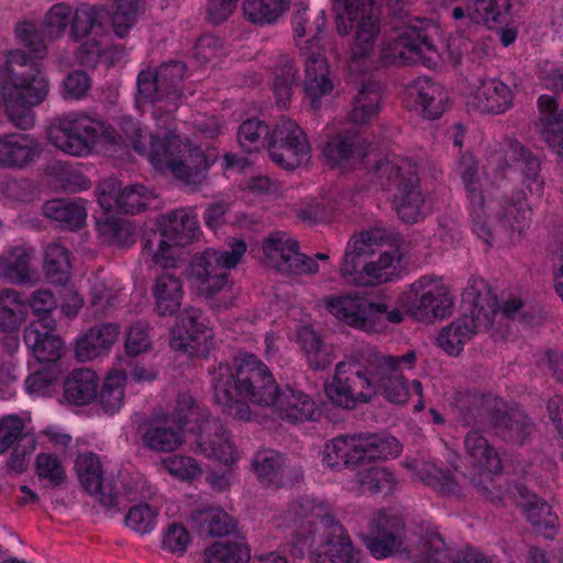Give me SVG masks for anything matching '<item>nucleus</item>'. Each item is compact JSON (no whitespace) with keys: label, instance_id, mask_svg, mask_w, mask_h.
<instances>
[{"label":"nucleus","instance_id":"864d4df0","mask_svg":"<svg viewBox=\"0 0 563 563\" xmlns=\"http://www.w3.org/2000/svg\"><path fill=\"white\" fill-rule=\"evenodd\" d=\"M272 130L264 122L255 118L243 121L238 131V142L244 152L252 153L266 146Z\"/></svg>","mask_w":563,"mask_h":563},{"label":"nucleus","instance_id":"680f3d73","mask_svg":"<svg viewBox=\"0 0 563 563\" xmlns=\"http://www.w3.org/2000/svg\"><path fill=\"white\" fill-rule=\"evenodd\" d=\"M115 3L112 27L117 36L124 37L136 22L140 0H115Z\"/></svg>","mask_w":563,"mask_h":563},{"label":"nucleus","instance_id":"49530a36","mask_svg":"<svg viewBox=\"0 0 563 563\" xmlns=\"http://www.w3.org/2000/svg\"><path fill=\"white\" fill-rule=\"evenodd\" d=\"M70 253L59 243H51L44 254V272L51 284L65 286L70 278Z\"/></svg>","mask_w":563,"mask_h":563},{"label":"nucleus","instance_id":"9b49d317","mask_svg":"<svg viewBox=\"0 0 563 563\" xmlns=\"http://www.w3.org/2000/svg\"><path fill=\"white\" fill-rule=\"evenodd\" d=\"M401 452L399 441L384 433L342 434L325 444L322 463L335 471L379 460L396 457Z\"/></svg>","mask_w":563,"mask_h":563},{"label":"nucleus","instance_id":"09e8293b","mask_svg":"<svg viewBox=\"0 0 563 563\" xmlns=\"http://www.w3.org/2000/svg\"><path fill=\"white\" fill-rule=\"evenodd\" d=\"M32 254L23 246H14L0 255V276L14 282L30 280V262Z\"/></svg>","mask_w":563,"mask_h":563},{"label":"nucleus","instance_id":"69168bd1","mask_svg":"<svg viewBox=\"0 0 563 563\" xmlns=\"http://www.w3.org/2000/svg\"><path fill=\"white\" fill-rule=\"evenodd\" d=\"M71 8L65 3L54 4L45 15L46 33L52 37L62 35L71 20Z\"/></svg>","mask_w":563,"mask_h":563},{"label":"nucleus","instance_id":"4be33fe9","mask_svg":"<svg viewBox=\"0 0 563 563\" xmlns=\"http://www.w3.org/2000/svg\"><path fill=\"white\" fill-rule=\"evenodd\" d=\"M297 240L280 233L271 234L263 243V252L271 266L285 274H313L319 265L316 260L300 253Z\"/></svg>","mask_w":563,"mask_h":563},{"label":"nucleus","instance_id":"c85d7f7f","mask_svg":"<svg viewBox=\"0 0 563 563\" xmlns=\"http://www.w3.org/2000/svg\"><path fill=\"white\" fill-rule=\"evenodd\" d=\"M78 479L84 489L90 495H99L100 503L108 508L118 504V494L103 485L102 465L96 453L79 454L75 462Z\"/></svg>","mask_w":563,"mask_h":563},{"label":"nucleus","instance_id":"052dcab7","mask_svg":"<svg viewBox=\"0 0 563 563\" xmlns=\"http://www.w3.org/2000/svg\"><path fill=\"white\" fill-rule=\"evenodd\" d=\"M35 471L40 479H46L54 487L60 486L66 479V471L62 460L54 453L37 454Z\"/></svg>","mask_w":563,"mask_h":563},{"label":"nucleus","instance_id":"6e6d98bb","mask_svg":"<svg viewBox=\"0 0 563 563\" xmlns=\"http://www.w3.org/2000/svg\"><path fill=\"white\" fill-rule=\"evenodd\" d=\"M250 548L243 542H214L205 552V563H249Z\"/></svg>","mask_w":563,"mask_h":563},{"label":"nucleus","instance_id":"39448f33","mask_svg":"<svg viewBox=\"0 0 563 563\" xmlns=\"http://www.w3.org/2000/svg\"><path fill=\"white\" fill-rule=\"evenodd\" d=\"M398 242L397 233L382 228L353 235L341 264L342 277L357 286L393 282L398 277L397 264L402 257Z\"/></svg>","mask_w":563,"mask_h":563},{"label":"nucleus","instance_id":"2f4dec72","mask_svg":"<svg viewBox=\"0 0 563 563\" xmlns=\"http://www.w3.org/2000/svg\"><path fill=\"white\" fill-rule=\"evenodd\" d=\"M119 333V325L114 323H102L89 329L76 343V357L86 362L107 353Z\"/></svg>","mask_w":563,"mask_h":563},{"label":"nucleus","instance_id":"20e7f679","mask_svg":"<svg viewBox=\"0 0 563 563\" xmlns=\"http://www.w3.org/2000/svg\"><path fill=\"white\" fill-rule=\"evenodd\" d=\"M15 36L31 55L22 49L9 53L2 67L1 93L10 122L21 130H29L34 125L33 108L41 104L49 91L48 80L38 64L47 48L42 34L31 22L19 23Z\"/></svg>","mask_w":563,"mask_h":563},{"label":"nucleus","instance_id":"1a4fd4ad","mask_svg":"<svg viewBox=\"0 0 563 563\" xmlns=\"http://www.w3.org/2000/svg\"><path fill=\"white\" fill-rule=\"evenodd\" d=\"M373 179L384 191L391 192L393 203L399 219L405 223H415L421 214L422 194L418 166L400 156H387L376 162Z\"/></svg>","mask_w":563,"mask_h":563},{"label":"nucleus","instance_id":"c756f323","mask_svg":"<svg viewBox=\"0 0 563 563\" xmlns=\"http://www.w3.org/2000/svg\"><path fill=\"white\" fill-rule=\"evenodd\" d=\"M54 324L31 323L24 330L23 340L34 357L44 365H52L62 356L63 343L53 334Z\"/></svg>","mask_w":563,"mask_h":563},{"label":"nucleus","instance_id":"0eeeda50","mask_svg":"<svg viewBox=\"0 0 563 563\" xmlns=\"http://www.w3.org/2000/svg\"><path fill=\"white\" fill-rule=\"evenodd\" d=\"M307 12L308 5L299 3L291 16V27L300 53L306 57L305 97L311 109L317 111L321 98L330 95L334 87L329 77V65L321 43L327 27L325 11L320 10L312 23L308 22Z\"/></svg>","mask_w":563,"mask_h":563},{"label":"nucleus","instance_id":"473e14b6","mask_svg":"<svg viewBox=\"0 0 563 563\" xmlns=\"http://www.w3.org/2000/svg\"><path fill=\"white\" fill-rule=\"evenodd\" d=\"M489 159L490 164L496 165L497 168L503 167V159H505L506 164H508V161L511 162L512 167L525 175L530 191L533 190L532 186H534L537 190L539 189V161L521 144L509 142L500 152L494 153Z\"/></svg>","mask_w":563,"mask_h":563},{"label":"nucleus","instance_id":"0e129e2a","mask_svg":"<svg viewBox=\"0 0 563 563\" xmlns=\"http://www.w3.org/2000/svg\"><path fill=\"white\" fill-rule=\"evenodd\" d=\"M448 547L437 528L428 526L424 532V563H449Z\"/></svg>","mask_w":563,"mask_h":563},{"label":"nucleus","instance_id":"a878e982","mask_svg":"<svg viewBox=\"0 0 563 563\" xmlns=\"http://www.w3.org/2000/svg\"><path fill=\"white\" fill-rule=\"evenodd\" d=\"M468 108L488 113H504L512 106L511 89L496 78H488L471 84L465 93Z\"/></svg>","mask_w":563,"mask_h":563},{"label":"nucleus","instance_id":"de8ad7c7","mask_svg":"<svg viewBox=\"0 0 563 563\" xmlns=\"http://www.w3.org/2000/svg\"><path fill=\"white\" fill-rule=\"evenodd\" d=\"M382 88L378 82L365 81L354 99L350 118L355 123H366L379 111Z\"/></svg>","mask_w":563,"mask_h":563},{"label":"nucleus","instance_id":"ea45409f","mask_svg":"<svg viewBox=\"0 0 563 563\" xmlns=\"http://www.w3.org/2000/svg\"><path fill=\"white\" fill-rule=\"evenodd\" d=\"M297 342L306 355L309 367L312 369L323 371L334 361L331 347L323 342L321 335L310 325L298 329Z\"/></svg>","mask_w":563,"mask_h":563},{"label":"nucleus","instance_id":"338daca9","mask_svg":"<svg viewBox=\"0 0 563 563\" xmlns=\"http://www.w3.org/2000/svg\"><path fill=\"white\" fill-rule=\"evenodd\" d=\"M152 346L146 325L141 322L132 324L125 338V352L130 357H135Z\"/></svg>","mask_w":563,"mask_h":563},{"label":"nucleus","instance_id":"7c9ffc66","mask_svg":"<svg viewBox=\"0 0 563 563\" xmlns=\"http://www.w3.org/2000/svg\"><path fill=\"white\" fill-rule=\"evenodd\" d=\"M190 523L200 536L224 537L235 530L232 516L218 506L200 505L189 517Z\"/></svg>","mask_w":563,"mask_h":563},{"label":"nucleus","instance_id":"f03ea898","mask_svg":"<svg viewBox=\"0 0 563 563\" xmlns=\"http://www.w3.org/2000/svg\"><path fill=\"white\" fill-rule=\"evenodd\" d=\"M415 362L416 352L412 350L404 355L365 350L335 365L333 376L325 383L327 397L345 409L367 402L378 394L390 402L404 404L409 397L410 386L402 369L411 368Z\"/></svg>","mask_w":563,"mask_h":563},{"label":"nucleus","instance_id":"dca6fc26","mask_svg":"<svg viewBox=\"0 0 563 563\" xmlns=\"http://www.w3.org/2000/svg\"><path fill=\"white\" fill-rule=\"evenodd\" d=\"M363 542L371 555L377 560L409 551L407 523L394 510H378L368 522Z\"/></svg>","mask_w":563,"mask_h":563},{"label":"nucleus","instance_id":"4d7b16f0","mask_svg":"<svg viewBox=\"0 0 563 563\" xmlns=\"http://www.w3.org/2000/svg\"><path fill=\"white\" fill-rule=\"evenodd\" d=\"M98 230L103 240L110 244L129 246L134 243V231L131 224L110 213H104V219L98 220Z\"/></svg>","mask_w":563,"mask_h":563},{"label":"nucleus","instance_id":"c03bdc74","mask_svg":"<svg viewBox=\"0 0 563 563\" xmlns=\"http://www.w3.org/2000/svg\"><path fill=\"white\" fill-rule=\"evenodd\" d=\"M459 172L463 178V181L467 189L471 192V216L473 221V230L475 234L484 240L485 242H490L493 239V233L487 228L488 218L483 208V201L479 196L475 194V188L473 187V177L475 175L473 158H466L459 167Z\"/></svg>","mask_w":563,"mask_h":563},{"label":"nucleus","instance_id":"e2e57ef3","mask_svg":"<svg viewBox=\"0 0 563 563\" xmlns=\"http://www.w3.org/2000/svg\"><path fill=\"white\" fill-rule=\"evenodd\" d=\"M448 107L449 96L443 87L424 80V119H438Z\"/></svg>","mask_w":563,"mask_h":563},{"label":"nucleus","instance_id":"f8f14e48","mask_svg":"<svg viewBox=\"0 0 563 563\" xmlns=\"http://www.w3.org/2000/svg\"><path fill=\"white\" fill-rule=\"evenodd\" d=\"M117 136L112 126L78 112L63 114L47 129V139L53 146L77 157L92 153L100 139L117 142Z\"/></svg>","mask_w":563,"mask_h":563},{"label":"nucleus","instance_id":"7ed1b4c3","mask_svg":"<svg viewBox=\"0 0 563 563\" xmlns=\"http://www.w3.org/2000/svg\"><path fill=\"white\" fill-rule=\"evenodd\" d=\"M196 433V446L206 457L230 465L235 460V446L228 430L209 410L198 405L189 393H179L169 416L155 417L143 426L144 446L172 452L183 443V433Z\"/></svg>","mask_w":563,"mask_h":563},{"label":"nucleus","instance_id":"aec40b11","mask_svg":"<svg viewBox=\"0 0 563 563\" xmlns=\"http://www.w3.org/2000/svg\"><path fill=\"white\" fill-rule=\"evenodd\" d=\"M97 200L103 213L136 214L144 211L153 199L145 186L134 184L122 188L117 178L102 179L96 189Z\"/></svg>","mask_w":563,"mask_h":563},{"label":"nucleus","instance_id":"f704fd0d","mask_svg":"<svg viewBox=\"0 0 563 563\" xmlns=\"http://www.w3.org/2000/svg\"><path fill=\"white\" fill-rule=\"evenodd\" d=\"M252 470L263 486L278 488L285 485L287 457L275 450L258 451L252 459Z\"/></svg>","mask_w":563,"mask_h":563},{"label":"nucleus","instance_id":"393cba45","mask_svg":"<svg viewBox=\"0 0 563 563\" xmlns=\"http://www.w3.org/2000/svg\"><path fill=\"white\" fill-rule=\"evenodd\" d=\"M369 144L357 129H344L328 135L321 146L322 156L331 168L362 163Z\"/></svg>","mask_w":563,"mask_h":563},{"label":"nucleus","instance_id":"4c0bfd02","mask_svg":"<svg viewBox=\"0 0 563 563\" xmlns=\"http://www.w3.org/2000/svg\"><path fill=\"white\" fill-rule=\"evenodd\" d=\"M24 421L18 415H8L0 419V454L13 448L9 465L14 470L22 471L25 466V456L31 450L20 451L15 444L24 440Z\"/></svg>","mask_w":563,"mask_h":563},{"label":"nucleus","instance_id":"f257e3e1","mask_svg":"<svg viewBox=\"0 0 563 563\" xmlns=\"http://www.w3.org/2000/svg\"><path fill=\"white\" fill-rule=\"evenodd\" d=\"M210 374L216 402L235 419L250 420L253 404L274 407L283 420L291 423L313 420V399L288 385L282 389L267 365L252 353L240 355L233 365L220 363Z\"/></svg>","mask_w":563,"mask_h":563},{"label":"nucleus","instance_id":"774afa93","mask_svg":"<svg viewBox=\"0 0 563 563\" xmlns=\"http://www.w3.org/2000/svg\"><path fill=\"white\" fill-rule=\"evenodd\" d=\"M57 372L54 365H44L42 368L30 374L25 379L27 394H44L56 382Z\"/></svg>","mask_w":563,"mask_h":563},{"label":"nucleus","instance_id":"5701e85b","mask_svg":"<svg viewBox=\"0 0 563 563\" xmlns=\"http://www.w3.org/2000/svg\"><path fill=\"white\" fill-rule=\"evenodd\" d=\"M170 335V345L174 350L184 351L190 355L203 352L207 340L211 338L203 311L194 307L185 308L177 316Z\"/></svg>","mask_w":563,"mask_h":563},{"label":"nucleus","instance_id":"58836bf2","mask_svg":"<svg viewBox=\"0 0 563 563\" xmlns=\"http://www.w3.org/2000/svg\"><path fill=\"white\" fill-rule=\"evenodd\" d=\"M328 530L327 553L334 563H354L356 551L345 528L331 515L322 517Z\"/></svg>","mask_w":563,"mask_h":563},{"label":"nucleus","instance_id":"b1692460","mask_svg":"<svg viewBox=\"0 0 563 563\" xmlns=\"http://www.w3.org/2000/svg\"><path fill=\"white\" fill-rule=\"evenodd\" d=\"M422 59V29L394 26V33L382 43L378 55L380 66H404Z\"/></svg>","mask_w":563,"mask_h":563},{"label":"nucleus","instance_id":"e433bc0d","mask_svg":"<svg viewBox=\"0 0 563 563\" xmlns=\"http://www.w3.org/2000/svg\"><path fill=\"white\" fill-rule=\"evenodd\" d=\"M519 505L538 533L545 538L555 536L559 529V519L547 503L534 494L525 492L521 494Z\"/></svg>","mask_w":563,"mask_h":563},{"label":"nucleus","instance_id":"ddd939ff","mask_svg":"<svg viewBox=\"0 0 563 563\" xmlns=\"http://www.w3.org/2000/svg\"><path fill=\"white\" fill-rule=\"evenodd\" d=\"M148 159L159 172H169L185 184H198L209 168L206 154L199 148H190L187 143L168 130L163 137L150 135Z\"/></svg>","mask_w":563,"mask_h":563},{"label":"nucleus","instance_id":"8fccbe9b","mask_svg":"<svg viewBox=\"0 0 563 563\" xmlns=\"http://www.w3.org/2000/svg\"><path fill=\"white\" fill-rule=\"evenodd\" d=\"M243 13L254 24L268 25L277 22L288 9L287 0H243Z\"/></svg>","mask_w":563,"mask_h":563},{"label":"nucleus","instance_id":"cd10ccee","mask_svg":"<svg viewBox=\"0 0 563 563\" xmlns=\"http://www.w3.org/2000/svg\"><path fill=\"white\" fill-rule=\"evenodd\" d=\"M352 206L353 194L350 190L334 188L321 200L308 202L299 210L298 217L309 223L329 222L345 214Z\"/></svg>","mask_w":563,"mask_h":563},{"label":"nucleus","instance_id":"bf43d9fd","mask_svg":"<svg viewBox=\"0 0 563 563\" xmlns=\"http://www.w3.org/2000/svg\"><path fill=\"white\" fill-rule=\"evenodd\" d=\"M157 517L158 510L155 507L147 503H140L129 509L125 523L133 531L147 534L156 528Z\"/></svg>","mask_w":563,"mask_h":563},{"label":"nucleus","instance_id":"f3484780","mask_svg":"<svg viewBox=\"0 0 563 563\" xmlns=\"http://www.w3.org/2000/svg\"><path fill=\"white\" fill-rule=\"evenodd\" d=\"M56 306L55 297L49 290L38 289L30 298L13 289L0 290V332L20 330L29 310L38 318L33 323L52 324L47 317Z\"/></svg>","mask_w":563,"mask_h":563},{"label":"nucleus","instance_id":"c9c22d12","mask_svg":"<svg viewBox=\"0 0 563 563\" xmlns=\"http://www.w3.org/2000/svg\"><path fill=\"white\" fill-rule=\"evenodd\" d=\"M65 399L76 406L92 402L98 396L99 377L89 368L74 369L64 382Z\"/></svg>","mask_w":563,"mask_h":563},{"label":"nucleus","instance_id":"13d9d810","mask_svg":"<svg viewBox=\"0 0 563 563\" xmlns=\"http://www.w3.org/2000/svg\"><path fill=\"white\" fill-rule=\"evenodd\" d=\"M357 478L360 485L371 493L387 495L394 490L396 485L394 474L378 466H371L360 471Z\"/></svg>","mask_w":563,"mask_h":563},{"label":"nucleus","instance_id":"a19ab883","mask_svg":"<svg viewBox=\"0 0 563 563\" xmlns=\"http://www.w3.org/2000/svg\"><path fill=\"white\" fill-rule=\"evenodd\" d=\"M183 294L180 278L167 273L159 275L153 289L156 312L162 317L174 316L180 309Z\"/></svg>","mask_w":563,"mask_h":563},{"label":"nucleus","instance_id":"a211bd4d","mask_svg":"<svg viewBox=\"0 0 563 563\" xmlns=\"http://www.w3.org/2000/svg\"><path fill=\"white\" fill-rule=\"evenodd\" d=\"M268 155L286 170H295L309 162L311 147L301 126L291 119L280 118L268 139Z\"/></svg>","mask_w":563,"mask_h":563},{"label":"nucleus","instance_id":"72a5a7b5","mask_svg":"<svg viewBox=\"0 0 563 563\" xmlns=\"http://www.w3.org/2000/svg\"><path fill=\"white\" fill-rule=\"evenodd\" d=\"M38 153L36 140L29 134L11 133L0 137V165L23 167Z\"/></svg>","mask_w":563,"mask_h":563},{"label":"nucleus","instance_id":"79ce46f5","mask_svg":"<svg viewBox=\"0 0 563 563\" xmlns=\"http://www.w3.org/2000/svg\"><path fill=\"white\" fill-rule=\"evenodd\" d=\"M43 214L60 224V227L77 230L86 221L87 212L81 200L53 199L43 205Z\"/></svg>","mask_w":563,"mask_h":563},{"label":"nucleus","instance_id":"4468645a","mask_svg":"<svg viewBox=\"0 0 563 563\" xmlns=\"http://www.w3.org/2000/svg\"><path fill=\"white\" fill-rule=\"evenodd\" d=\"M333 10L339 34L346 35L355 27L351 58H366L372 53L380 30L375 0H333Z\"/></svg>","mask_w":563,"mask_h":563},{"label":"nucleus","instance_id":"37998d69","mask_svg":"<svg viewBox=\"0 0 563 563\" xmlns=\"http://www.w3.org/2000/svg\"><path fill=\"white\" fill-rule=\"evenodd\" d=\"M454 300L442 280L424 282V321H434L451 316Z\"/></svg>","mask_w":563,"mask_h":563},{"label":"nucleus","instance_id":"2eb2a0df","mask_svg":"<svg viewBox=\"0 0 563 563\" xmlns=\"http://www.w3.org/2000/svg\"><path fill=\"white\" fill-rule=\"evenodd\" d=\"M328 311L347 325L365 332L378 333L388 323L402 321L399 309H388L385 302H374L358 294L330 296L325 299Z\"/></svg>","mask_w":563,"mask_h":563},{"label":"nucleus","instance_id":"5fc2aeb1","mask_svg":"<svg viewBox=\"0 0 563 563\" xmlns=\"http://www.w3.org/2000/svg\"><path fill=\"white\" fill-rule=\"evenodd\" d=\"M103 25L100 20V10L95 5L82 4L73 14L70 34L75 40H80L89 34L100 35Z\"/></svg>","mask_w":563,"mask_h":563},{"label":"nucleus","instance_id":"9d476101","mask_svg":"<svg viewBox=\"0 0 563 563\" xmlns=\"http://www.w3.org/2000/svg\"><path fill=\"white\" fill-rule=\"evenodd\" d=\"M242 239H232L228 249H206L192 256L188 266V278L196 292L211 299L231 286V269L235 268L246 253Z\"/></svg>","mask_w":563,"mask_h":563},{"label":"nucleus","instance_id":"3c124183","mask_svg":"<svg viewBox=\"0 0 563 563\" xmlns=\"http://www.w3.org/2000/svg\"><path fill=\"white\" fill-rule=\"evenodd\" d=\"M119 131L117 142H109L112 145L132 147L136 153L143 155L147 152V132L142 129L140 122L131 115L123 114L118 118Z\"/></svg>","mask_w":563,"mask_h":563},{"label":"nucleus","instance_id":"6ab92c4d","mask_svg":"<svg viewBox=\"0 0 563 563\" xmlns=\"http://www.w3.org/2000/svg\"><path fill=\"white\" fill-rule=\"evenodd\" d=\"M161 224V240L152 261L165 268L175 267L177 260L172 255V246L190 244L199 232L198 221L190 210L181 208L164 216Z\"/></svg>","mask_w":563,"mask_h":563},{"label":"nucleus","instance_id":"6e6552de","mask_svg":"<svg viewBox=\"0 0 563 563\" xmlns=\"http://www.w3.org/2000/svg\"><path fill=\"white\" fill-rule=\"evenodd\" d=\"M186 64L180 60L163 63L155 71L142 70L137 75V102L153 107V117L159 124H168L178 107L187 99L183 81Z\"/></svg>","mask_w":563,"mask_h":563},{"label":"nucleus","instance_id":"412c9836","mask_svg":"<svg viewBox=\"0 0 563 563\" xmlns=\"http://www.w3.org/2000/svg\"><path fill=\"white\" fill-rule=\"evenodd\" d=\"M466 463L470 470L465 473L470 482L488 494L495 501L488 485L494 476L501 470V461L497 453L487 444V441L476 431L470 432L465 439Z\"/></svg>","mask_w":563,"mask_h":563},{"label":"nucleus","instance_id":"a18cd8bd","mask_svg":"<svg viewBox=\"0 0 563 563\" xmlns=\"http://www.w3.org/2000/svg\"><path fill=\"white\" fill-rule=\"evenodd\" d=\"M299 68L288 55L277 58L274 69L273 90L278 107H286L291 99L292 90L298 85Z\"/></svg>","mask_w":563,"mask_h":563},{"label":"nucleus","instance_id":"423d86ee","mask_svg":"<svg viewBox=\"0 0 563 563\" xmlns=\"http://www.w3.org/2000/svg\"><path fill=\"white\" fill-rule=\"evenodd\" d=\"M463 313L450 325L442 329L437 343L449 355H457L464 344L476 333L487 330L493 317L505 314L515 317L522 302L514 297L506 300L500 311L496 310V299L482 278H471L462 296Z\"/></svg>","mask_w":563,"mask_h":563},{"label":"nucleus","instance_id":"bb28decb","mask_svg":"<svg viewBox=\"0 0 563 563\" xmlns=\"http://www.w3.org/2000/svg\"><path fill=\"white\" fill-rule=\"evenodd\" d=\"M538 110L537 131L563 164V110L559 109L555 99L548 95L539 97Z\"/></svg>","mask_w":563,"mask_h":563},{"label":"nucleus","instance_id":"603ef678","mask_svg":"<svg viewBox=\"0 0 563 563\" xmlns=\"http://www.w3.org/2000/svg\"><path fill=\"white\" fill-rule=\"evenodd\" d=\"M126 374L123 371H113L106 377L99 394L102 409L113 415L118 412L124 402V387Z\"/></svg>","mask_w":563,"mask_h":563}]
</instances>
